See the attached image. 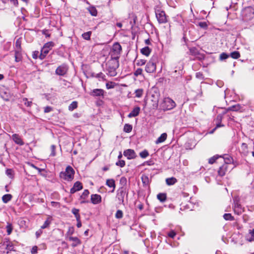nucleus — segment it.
I'll return each instance as SVG.
<instances>
[{
	"instance_id": "obj_1",
	"label": "nucleus",
	"mask_w": 254,
	"mask_h": 254,
	"mask_svg": "<svg viewBox=\"0 0 254 254\" xmlns=\"http://www.w3.org/2000/svg\"><path fill=\"white\" fill-rule=\"evenodd\" d=\"M106 70L108 74L111 76H115L117 74L116 69L119 67L118 59L112 58L106 63Z\"/></svg>"
},
{
	"instance_id": "obj_2",
	"label": "nucleus",
	"mask_w": 254,
	"mask_h": 254,
	"mask_svg": "<svg viewBox=\"0 0 254 254\" xmlns=\"http://www.w3.org/2000/svg\"><path fill=\"white\" fill-rule=\"evenodd\" d=\"M74 170L70 166H68L64 172H61L60 177L61 179L67 181H71L73 179Z\"/></svg>"
},
{
	"instance_id": "obj_3",
	"label": "nucleus",
	"mask_w": 254,
	"mask_h": 254,
	"mask_svg": "<svg viewBox=\"0 0 254 254\" xmlns=\"http://www.w3.org/2000/svg\"><path fill=\"white\" fill-rule=\"evenodd\" d=\"M161 107L164 111L170 110L176 107V103L171 98H165L161 104Z\"/></svg>"
},
{
	"instance_id": "obj_4",
	"label": "nucleus",
	"mask_w": 254,
	"mask_h": 254,
	"mask_svg": "<svg viewBox=\"0 0 254 254\" xmlns=\"http://www.w3.org/2000/svg\"><path fill=\"white\" fill-rule=\"evenodd\" d=\"M155 15L159 23L163 24L168 22L167 16L164 11L160 9H155Z\"/></svg>"
},
{
	"instance_id": "obj_5",
	"label": "nucleus",
	"mask_w": 254,
	"mask_h": 254,
	"mask_svg": "<svg viewBox=\"0 0 254 254\" xmlns=\"http://www.w3.org/2000/svg\"><path fill=\"white\" fill-rule=\"evenodd\" d=\"M122 51V47L119 43H115L112 47L110 52L111 57L112 58L119 59L121 52Z\"/></svg>"
},
{
	"instance_id": "obj_6",
	"label": "nucleus",
	"mask_w": 254,
	"mask_h": 254,
	"mask_svg": "<svg viewBox=\"0 0 254 254\" xmlns=\"http://www.w3.org/2000/svg\"><path fill=\"white\" fill-rule=\"evenodd\" d=\"M156 58H152L147 63L145 67V71L148 73H153L156 70Z\"/></svg>"
},
{
	"instance_id": "obj_7",
	"label": "nucleus",
	"mask_w": 254,
	"mask_h": 254,
	"mask_svg": "<svg viewBox=\"0 0 254 254\" xmlns=\"http://www.w3.org/2000/svg\"><path fill=\"white\" fill-rule=\"evenodd\" d=\"M68 67L65 64H62L57 67L56 73L59 75L63 76L67 72Z\"/></svg>"
},
{
	"instance_id": "obj_8",
	"label": "nucleus",
	"mask_w": 254,
	"mask_h": 254,
	"mask_svg": "<svg viewBox=\"0 0 254 254\" xmlns=\"http://www.w3.org/2000/svg\"><path fill=\"white\" fill-rule=\"evenodd\" d=\"M240 152L243 156H247L250 154V151L249 150V148L246 143H243L241 144V147L240 148Z\"/></svg>"
},
{
	"instance_id": "obj_9",
	"label": "nucleus",
	"mask_w": 254,
	"mask_h": 254,
	"mask_svg": "<svg viewBox=\"0 0 254 254\" xmlns=\"http://www.w3.org/2000/svg\"><path fill=\"white\" fill-rule=\"evenodd\" d=\"M126 194V191L124 188H121L118 190L117 197L118 200L123 203L124 201V198Z\"/></svg>"
},
{
	"instance_id": "obj_10",
	"label": "nucleus",
	"mask_w": 254,
	"mask_h": 254,
	"mask_svg": "<svg viewBox=\"0 0 254 254\" xmlns=\"http://www.w3.org/2000/svg\"><path fill=\"white\" fill-rule=\"evenodd\" d=\"M124 155L127 157L128 159H134L136 157V154L134 151L132 149H127L124 151Z\"/></svg>"
},
{
	"instance_id": "obj_11",
	"label": "nucleus",
	"mask_w": 254,
	"mask_h": 254,
	"mask_svg": "<svg viewBox=\"0 0 254 254\" xmlns=\"http://www.w3.org/2000/svg\"><path fill=\"white\" fill-rule=\"evenodd\" d=\"M82 189V185L79 181L76 182L70 190V193H74L75 192L81 190Z\"/></svg>"
},
{
	"instance_id": "obj_12",
	"label": "nucleus",
	"mask_w": 254,
	"mask_h": 254,
	"mask_svg": "<svg viewBox=\"0 0 254 254\" xmlns=\"http://www.w3.org/2000/svg\"><path fill=\"white\" fill-rule=\"evenodd\" d=\"M159 99V95L158 94H152L151 95V101L152 102V107L153 109H156L158 106Z\"/></svg>"
},
{
	"instance_id": "obj_13",
	"label": "nucleus",
	"mask_w": 254,
	"mask_h": 254,
	"mask_svg": "<svg viewBox=\"0 0 254 254\" xmlns=\"http://www.w3.org/2000/svg\"><path fill=\"white\" fill-rule=\"evenodd\" d=\"M90 94L92 96H103L104 95V91L101 89H95L93 90Z\"/></svg>"
},
{
	"instance_id": "obj_14",
	"label": "nucleus",
	"mask_w": 254,
	"mask_h": 254,
	"mask_svg": "<svg viewBox=\"0 0 254 254\" xmlns=\"http://www.w3.org/2000/svg\"><path fill=\"white\" fill-rule=\"evenodd\" d=\"M91 200L93 204H98L101 201V197L100 195L97 194H92L91 196Z\"/></svg>"
},
{
	"instance_id": "obj_15",
	"label": "nucleus",
	"mask_w": 254,
	"mask_h": 254,
	"mask_svg": "<svg viewBox=\"0 0 254 254\" xmlns=\"http://www.w3.org/2000/svg\"><path fill=\"white\" fill-rule=\"evenodd\" d=\"M68 240L69 241H72L73 243L71 244L72 247H75L77 245L80 244L81 241L77 237H68Z\"/></svg>"
},
{
	"instance_id": "obj_16",
	"label": "nucleus",
	"mask_w": 254,
	"mask_h": 254,
	"mask_svg": "<svg viewBox=\"0 0 254 254\" xmlns=\"http://www.w3.org/2000/svg\"><path fill=\"white\" fill-rule=\"evenodd\" d=\"M12 139L14 141V142L17 144L20 145H22L24 144L22 140L19 136V135L17 134H13L12 135Z\"/></svg>"
},
{
	"instance_id": "obj_17",
	"label": "nucleus",
	"mask_w": 254,
	"mask_h": 254,
	"mask_svg": "<svg viewBox=\"0 0 254 254\" xmlns=\"http://www.w3.org/2000/svg\"><path fill=\"white\" fill-rule=\"evenodd\" d=\"M140 109L139 107H135L133 110L128 115V118L135 117L138 116L139 114Z\"/></svg>"
},
{
	"instance_id": "obj_18",
	"label": "nucleus",
	"mask_w": 254,
	"mask_h": 254,
	"mask_svg": "<svg viewBox=\"0 0 254 254\" xmlns=\"http://www.w3.org/2000/svg\"><path fill=\"white\" fill-rule=\"evenodd\" d=\"M234 211L237 214L241 213L243 211L241 205L238 201L235 202L234 206Z\"/></svg>"
},
{
	"instance_id": "obj_19",
	"label": "nucleus",
	"mask_w": 254,
	"mask_h": 254,
	"mask_svg": "<svg viewBox=\"0 0 254 254\" xmlns=\"http://www.w3.org/2000/svg\"><path fill=\"white\" fill-rule=\"evenodd\" d=\"M245 12L246 13L245 16L246 20H250L254 15V12L251 8L246 10Z\"/></svg>"
},
{
	"instance_id": "obj_20",
	"label": "nucleus",
	"mask_w": 254,
	"mask_h": 254,
	"mask_svg": "<svg viewBox=\"0 0 254 254\" xmlns=\"http://www.w3.org/2000/svg\"><path fill=\"white\" fill-rule=\"evenodd\" d=\"M106 185L110 188H113V191H114L116 187L115 182L114 179H107Z\"/></svg>"
},
{
	"instance_id": "obj_21",
	"label": "nucleus",
	"mask_w": 254,
	"mask_h": 254,
	"mask_svg": "<svg viewBox=\"0 0 254 254\" xmlns=\"http://www.w3.org/2000/svg\"><path fill=\"white\" fill-rule=\"evenodd\" d=\"M52 220V218L51 216H49L47 219V220L45 221L44 223L42 226H41V229H45L46 228H48L50 224H51Z\"/></svg>"
},
{
	"instance_id": "obj_22",
	"label": "nucleus",
	"mask_w": 254,
	"mask_h": 254,
	"mask_svg": "<svg viewBox=\"0 0 254 254\" xmlns=\"http://www.w3.org/2000/svg\"><path fill=\"white\" fill-rule=\"evenodd\" d=\"M88 11L92 16H96L97 15V10L95 6H90L87 8Z\"/></svg>"
},
{
	"instance_id": "obj_23",
	"label": "nucleus",
	"mask_w": 254,
	"mask_h": 254,
	"mask_svg": "<svg viewBox=\"0 0 254 254\" xmlns=\"http://www.w3.org/2000/svg\"><path fill=\"white\" fill-rule=\"evenodd\" d=\"M167 135L166 133H162L160 137L156 140V144H159L164 142L167 138Z\"/></svg>"
},
{
	"instance_id": "obj_24",
	"label": "nucleus",
	"mask_w": 254,
	"mask_h": 254,
	"mask_svg": "<svg viewBox=\"0 0 254 254\" xmlns=\"http://www.w3.org/2000/svg\"><path fill=\"white\" fill-rule=\"evenodd\" d=\"M226 168V165H223L222 166L220 167L219 170L218 171V175L221 177L224 176L225 175Z\"/></svg>"
},
{
	"instance_id": "obj_25",
	"label": "nucleus",
	"mask_w": 254,
	"mask_h": 254,
	"mask_svg": "<svg viewBox=\"0 0 254 254\" xmlns=\"http://www.w3.org/2000/svg\"><path fill=\"white\" fill-rule=\"evenodd\" d=\"M12 197V196L11 194H6L2 196V200L3 203H6L11 199Z\"/></svg>"
},
{
	"instance_id": "obj_26",
	"label": "nucleus",
	"mask_w": 254,
	"mask_h": 254,
	"mask_svg": "<svg viewBox=\"0 0 254 254\" xmlns=\"http://www.w3.org/2000/svg\"><path fill=\"white\" fill-rule=\"evenodd\" d=\"M151 51V50L148 47H145L141 50V54L146 56H148L150 55Z\"/></svg>"
},
{
	"instance_id": "obj_27",
	"label": "nucleus",
	"mask_w": 254,
	"mask_h": 254,
	"mask_svg": "<svg viewBox=\"0 0 254 254\" xmlns=\"http://www.w3.org/2000/svg\"><path fill=\"white\" fill-rule=\"evenodd\" d=\"M15 61L16 62H19L21 61L22 59V56L21 53L19 50H16L15 51Z\"/></svg>"
},
{
	"instance_id": "obj_28",
	"label": "nucleus",
	"mask_w": 254,
	"mask_h": 254,
	"mask_svg": "<svg viewBox=\"0 0 254 254\" xmlns=\"http://www.w3.org/2000/svg\"><path fill=\"white\" fill-rule=\"evenodd\" d=\"M222 120V116L221 115H218L216 118V127L215 128L213 129V131L211 132H213L214 130L216 129V128L221 127L223 126L221 124Z\"/></svg>"
},
{
	"instance_id": "obj_29",
	"label": "nucleus",
	"mask_w": 254,
	"mask_h": 254,
	"mask_svg": "<svg viewBox=\"0 0 254 254\" xmlns=\"http://www.w3.org/2000/svg\"><path fill=\"white\" fill-rule=\"evenodd\" d=\"M177 182V179L174 177L169 178L166 179V184L169 185H173Z\"/></svg>"
},
{
	"instance_id": "obj_30",
	"label": "nucleus",
	"mask_w": 254,
	"mask_h": 254,
	"mask_svg": "<svg viewBox=\"0 0 254 254\" xmlns=\"http://www.w3.org/2000/svg\"><path fill=\"white\" fill-rule=\"evenodd\" d=\"M49 50L46 49L45 47H43V49L41 50V54L40 55V58L41 60H43L45 58L46 56L47 55V54L49 53Z\"/></svg>"
},
{
	"instance_id": "obj_31",
	"label": "nucleus",
	"mask_w": 254,
	"mask_h": 254,
	"mask_svg": "<svg viewBox=\"0 0 254 254\" xmlns=\"http://www.w3.org/2000/svg\"><path fill=\"white\" fill-rule=\"evenodd\" d=\"M157 197L161 202H164L166 200V195L165 193H160L157 194Z\"/></svg>"
},
{
	"instance_id": "obj_32",
	"label": "nucleus",
	"mask_w": 254,
	"mask_h": 254,
	"mask_svg": "<svg viewBox=\"0 0 254 254\" xmlns=\"http://www.w3.org/2000/svg\"><path fill=\"white\" fill-rule=\"evenodd\" d=\"M91 34V31L85 32L82 34V37L85 40H89L90 39Z\"/></svg>"
},
{
	"instance_id": "obj_33",
	"label": "nucleus",
	"mask_w": 254,
	"mask_h": 254,
	"mask_svg": "<svg viewBox=\"0 0 254 254\" xmlns=\"http://www.w3.org/2000/svg\"><path fill=\"white\" fill-rule=\"evenodd\" d=\"M241 109V106L240 104H236L235 105L231 106L229 108L228 110L233 111H238Z\"/></svg>"
},
{
	"instance_id": "obj_34",
	"label": "nucleus",
	"mask_w": 254,
	"mask_h": 254,
	"mask_svg": "<svg viewBox=\"0 0 254 254\" xmlns=\"http://www.w3.org/2000/svg\"><path fill=\"white\" fill-rule=\"evenodd\" d=\"M77 107V102L76 101L72 102L68 106V110L70 111H73Z\"/></svg>"
},
{
	"instance_id": "obj_35",
	"label": "nucleus",
	"mask_w": 254,
	"mask_h": 254,
	"mask_svg": "<svg viewBox=\"0 0 254 254\" xmlns=\"http://www.w3.org/2000/svg\"><path fill=\"white\" fill-rule=\"evenodd\" d=\"M132 126L129 124H125V125L124 126V130L126 132L129 133L132 130Z\"/></svg>"
},
{
	"instance_id": "obj_36",
	"label": "nucleus",
	"mask_w": 254,
	"mask_h": 254,
	"mask_svg": "<svg viewBox=\"0 0 254 254\" xmlns=\"http://www.w3.org/2000/svg\"><path fill=\"white\" fill-rule=\"evenodd\" d=\"M89 194V191L88 190H85L82 194L80 196L81 199H86Z\"/></svg>"
},
{
	"instance_id": "obj_37",
	"label": "nucleus",
	"mask_w": 254,
	"mask_h": 254,
	"mask_svg": "<svg viewBox=\"0 0 254 254\" xmlns=\"http://www.w3.org/2000/svg\"><path fill=\"white\" fill-rule=\"evenodd\" d=\"M223 218L226 220H233L234 219V217L232 216L230 213H225L223 215Z\"/></svg>"
},
{
	"instance_id": "obj_38",
	"label": "nucleus",
	"mask_w": 254,
	"mask_h": 254,
	"mask_svg": "<svg viewBox=\"0 0 254 254\" xmlns=\"http://www.w3.org/2000/svg\"><path fill=\"white\" fill-rule=\"evenodd\" d=\"M230 56L234 59H237L240 57V54L238 51H234L231 53Z\"/></svg>"
},
{
	"instance_id": "obj_39",
	"label": "nucleus",
	"mask_w": 254,
	"mask_h": 254,
	"mask_svg": "<svg viewBox=\"0 0 254 254\" xmlns=\"http://www.w3.org/2000/svg\"><path fill=\"white\" fill-rule=\"evenodd\" d=\"M143 94V89H138L135 90V94L136 97L139 98L142 96Z\"/></svg>"
},
{
	"instance_id": "obj_40",
	"label": "nucleus",
	"mask_w": 254,
	"mask_h": 254,
	"mask_svg": "<svg viewBox=\"0 0 254 254\" xmlns=\"http://www.w3.org/2000/svg\"><path fill=\"white\" fill-rule=\"evenodd\" d=\"M54 43L53 42H49L46 43L44 47L49 50L54 46Z\"/></svg>"
},
{
	"instance_id": "obj_41",
	"label": "nucleus",
	"mask_w": 254,
	"mask_h": 254,
	"mask_svg": "<svg viewBox=\"0 0 254 254\" xmlns=\"http://www.w3.org/2000/svg\"><path fill=\"white\" fill-rule=\"evenodd\" d=\"M139 155L142 158H145L149 155V153L146 150H144L143 151L140 152Z\"/></svg>"
},
{
	"instance_id": "obj_42",
	"label": "nucleus",
	"mask_w": 254,
	"mask_h": 254,
	"mask_svg": "<svg viewBox=\"0 0 254 254\" xmlns=\"http://www.w3.org/2000/svg\"><path fill=\"white\" fill-rule=\"evenodd\" d=\"M116 83L113 82H107L106 84V87L107 89H112L114 88L115 86Z\"/></svg>"
},
{
	"instance_id": "obj_43",
	"label": "nucleus",
	"mask_w": 254,
	"mask_h": 254,
	"mask_svg": "<svg viewBox=\"0 0 254 254\" xmlns=\"http://www.w3.org/2000/svg\"><path fill=\"white\" fill-rule=\"evenodd\" d=\"M6 231L8 235H10L12 231V226L11 224L8 223L6 226Z\"/></svg>"
},
{
	"instance_id": "obj_44",
	"label": "nucleus",
	"mask_w": 254,
	"mask_h": 254,
	"mask_svg": "<svg viewBox=\"0 0 254 254\" xmlns=\"http://www.w3.org/2000/svg\"><path fill=\"white\" fill-rule=\"evenodd\" d=\"M142 183L144 185H147L148 184L149 182V179L145 175H143L141 177Z\"/></svg>"
},
{
	"instance_id": "obj_45",
	"label": "nucleus",
	"mask_w": 254,
	"mask_h": 254,
	"mask_svg": "<svg viewBox=\"0 0 254 254\" xmlns=\"http://www.w3.org/2000/svg\"><path fill=\"white\" fill-rule=\"evenodd\" d=\"M229 57V56L228 54H227L226 53H222L220 55L219 59L221 61H223L224 60L227 59Z\"/></svg>"
},
{
	"instance_id": "obj_46",
	"label": "nucleus",
	"mask_w": 254,
	"mask_h": 254,
	"mask_svg": "<svg viewBox=\"0 0 254 254\" xmlns=\"http://www.w3.org/2000/svg\"><path fill=\"white\" fill-rule=\"evenodd\" d=\"M246 240L249 242L254 241V236L249 233L246 235Z\"/></svg>"
},
{
	"instance_id": "obj_47",
	"label": "nucleus",
	"mask_w": 254,
	"mask_h": 254,
	"mask_svg": "<svg viewBox=\"0 0 254 254\" xmlns=\"http://www.w3.org/2000/svg\"><path fill=\"white\" fill-rule=\"evenodd\" d=\"M123 216V213L122 210H118L116 213V217L118 219H121Z\"/></svg>"
},
{
	"instance_id": "obj_48",
	"label": "nucleus",
	"mask_w": 254,
	"mask_h": 254,
	"mask_svg": "<svg viewBox=\"0 0 254 254\" xmlns=\"http://www.w3.org/2000/svg\"><path fill=\"white\" fill-rule=\"evenodd\" d=\"M23 102L24 103L25 105H26L27 107H31L32 104V101H28V99L26 98H24L23 99Z\"/></svg>"
},
{
	"instance_id": "obj_49",
	"label": "nucleus",
	"mask_w": 254,
	"mask_h": 254,
	"mask_svg": "<svg viewBox=\"0 0 254 254\" xmlns=\"http://www.w3.org/2000/svg\"><path fill=\"white\" fill-rule=\"evenodd\" d=\"M6 174L10 178H12L13 177V171L11 169H8L6 170Z\"/></svg>"
},
{
	"instance_id": "obj_50",
	"label": "nucleus",
	"mask_w": 254,
	"mask_h": 254,
	"mask_svg": "<svg viewBox=\"0 0 254 254\" xmlns=\"http://www.w3.org/2000/svg\"><path fill=\"white\" fill-rule=\"evenodd\" d=\"M224 160L226 164H230L232 161V158L229 156L224 157Z\"/></svg>"
},
{
	"instance_id": "obj_51",
	"label": "nucleus",
	"mask_w": 254,
	"mask_h": 254,
	"mask_svg": "<svg viewBox=\"0 0 254 254\" xmlns=\"http://www.w3.org/2000/svg\"><path fill=\"white\" fill-rule=\"evenodd\" d=\"M116 164L117 166H120L121 167H123L125 166V162L124 160H120L117 162Z\"/></svg>"
},
{
	"instance_id": "obj_52",
	"label": "nucleus",
	"mask_w": 254,
	"mask_h": 254,
	"mask_svg": "<svg viewBox=\"0 0 254 254\" xmlns=\"http://www.w3.org/2000/svg\"><path fill=\"white\" fill-rule=\"evenodd\" d=\"M142 69L141 68H137L135 72H134V75L135 76H138V75H140L142 74Z\"/></svg>"
},
{
	"instance_id": "obj_53",
	"label": "nucleus",
	"mask_w": 254,
	"mask_h": 254,
	"mask_svg": "<svg viewBox=\"0 0 254 254\" xmlns=\"http://www.w3.org/2000/svg\"><path fill=\"white\" fill-rule=\"evenodd\" d=\"M146 61L145 60L141 59L137 61L136 64L138 66H142L145 64Z\"/></svg>"
},
{
	"instance_id": "obj_54",
	"label": "nucleus",
	"mask_w": 254,
	"mask_h": 254,
	"mask_svg": "<svg viewBox=\"0 0 254 254\" xmlns=\"http://www.w3.org/2000/svg\"><path fill=\"white\" fill-rule=\"evenodd\" d=\"M167 235L170 238H174L175 236L176 235V233L174 231L171 230L167 234Z\"/></svg>"
},
{
	"instance_id": "obj_55",
	"label": "nucleus",
	"mask_w": 254,
	"mask_h": 254,
	"mask_svg": "<svg viewBox=\"0 0 254 254\" xmlns=\"http://www.w3.org/2000/svg\"><path fill=\"white\" fill-rule=\"evenodd\" d=\"M218 158V157H217V156H213V157H212L210 158L209 159V161H208V162H209V163H210V164H212L214 163L215 162L216 160Z\"/></svg>"
},
{
	"instance_id": "obj_56",
	"label": "nucleus",
	"mask_w": 254,
	"mask_h": 254,
	"mask_svg": "<svg viewBox=\"0 0 254 254\" xmlns=\"http://www.w3.org/2000/svg\"><path fill=\"white\" fill-rule=\"evenodd\" d=\"M73 232H74L73 228L72 227H69L68 228V231L66 233V235L69 236V237H70V235H71L73 234Z\"/></svg>"
},
{
	"instance_id": "obj_57",
	"label": "nucleus",
	"mask_w": 254,
	"mask_h": 254,
	"mask_svg": "<svg viewBox=\"0 0 254 254\" xmlns=\"http://www.w3.org/2000/svg\"><path fill=\"white\" fill-rule=\"evenodd\" d=\"M199 26L202 28H206L207 25L205 22H200L198 24Z\"/></svg>"
},
{
	"instance_id": "obj_58",
	"label": "nucleus",
	"mask_w": 254,
	"mask_h": 254,
	"mask_svg": "<svg viewBox=\"0 0 254 254\" xmlns=\"http://www.w3.org/2000/svg\"><path fill=\"white\" fill-rule=\"evenodd\" d=\"M72 213L74 214V216L79 214V210L78 209L73 208L71 210Z\"/></svg>"
},
{
	"instance_id": "obj_59",
	"label": "nucleus",
	"mask_w": 254,
	"mask_h": 254,
	"mask_svg": "<svg viewBox=\"0 0 254 254\" xmlns=\"http://www.w3.org/2000/svg\"><path fill=\"white\" fill-rule=\"evenodd\" d=\"M51 149H52V152L51 154V156H55L56 155L55 146L54 145H52L51 146Z\"/></svg>"
},
{
	"instance_id": "obj_60",
	"label": "nucleus",
	"mask_w": 254,
	"mask_h": 254,
	"mask_svg": "<svg viewBox=\"0 0 254 254\" xmlns=\"http://www.w3.org/2000/svg\"><path fill=\"white\" fill-rule=\"evenodd\" d=\"M53 109L51 107L47 106L44 108L45 113H49L52 111Z\"/></svg>"
},
{
	"instance_id": "obj_61",
	"label": "nucleus",
	"mask_w": 254,
	"mask_h": 254,
	"mask_svg": "<svg viewBox=\"0 0 254 254\" xmlns=\"http://www.w3.org/2000/svg\"><path fill=\"white\" fill-rule=\"evenodd\" d=\"M37 247L36 246H34L32 248V250H31V253L32 254H35L37 253Z\"/></svg>"
},
{
	"instance_id": "obj_62",
	"label": "nucleus",
	"mask_w": 254,
	"mask_h": 254,
	"mask_svg": "<svg viewBox=\"0 0 254 254\" xmlns=\"http://www.w3.org/2000/svg\"><path fill=\"white\" fill-rule=\"evenodd\" d=\"M120 183L122 184H126L127 183L126 178L125 177H122L120 179Z\"/></svg>"
},
{
	"instance_id": "obj_63",
	"label": "nucleus",
	"mask_w": 254,
	"mask_h": 254,
	"mask_svg": "<svg viewBox=\"0 0 254 254\" xmlns=\"http://www.w3.org/2000/svg\"><path fill=\"white\" fill-rule=\"evenodd\" d=\"M10 2L15 6H17L18 4L17 0H10Z\"/></svg>"
},
{
	"instance_id": "obj_64",
	"label": "nucleus",
	"mask_w": 254,
	"mask_h": 254,
	"mask_svg": "<svg viewBox=\"0 0 254 254\" xmlns=\"http://www.w3.org/2000/svg\"><path fill=\"white\" fill-rule=\"evenodd\" d=\"M15 46L17 48V50H19L20 49V44L19 43L18 40H17L15 44Z\"/></svg>"
}]
</instances>
